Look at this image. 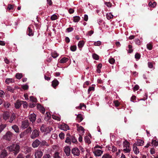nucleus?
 Instances as JSON below:
<instances>
[{"instance_id": "1", "label": "nucleus", "mask_w": 158, "mask_h": 158, "mask_svg": "<svg viewBox=\"0 0 158 158\" xmlns=\"http://www.w3.org/2000/svg\"><path fill=\"white\" fill-rule=\"evenodd\" d=\"M6 149L12 152L15 156H16L20 151V146L18 143L12 144L10 146L7 147Z\"/></svg>"}, {"instance_id": "2", "label": "nucleus", "mask_w": 158, "mask_h": 158, "mask_svg": "<svg viewBox=\"0 0 158 158\" xmlns=\"http://www.w3.org/2000/svg\"><path fill=\"white\" fill-rule=\"evenodd\" d=\"M12 135L13 134L10 131H8L3 136V138L7 141H10L11 139Z\"/></svg>"}, {"instance_id": "3", "label": "nucleus", "mask_w": 158, "mask_h": 158, "mask_svg": "<svg viewBox=\"0 0 158 158\" xmlns=\"http://www.w3.org/2000/svg\"><path fill=\"white\" fill-rule=\"evenodd\" d=\"M39 131L37 129H35L32 132L30 137L32 139H34L38 136L39 135Z\"/></svg>"}, {"instance_id": "4", "label": "nucleus", "mask_w": 158, "mask_h": 158, "mask_svg": "<svg viewBox=\"0 0 158 158\" xmlns=\"http://www.w3.org/2000/svg\"><path fill=\"white\" fill-rule=\"evenodd\" d=\"M80 150L77 147L73 148L71 151L72 153L74 156H78L80 154Z\"/></svg>"}, {"instance_id": "5", "label": "nucleus", "mask_w": 158, "mask_h": 158, "mask_svg": "<svg viewBox=\"0 0 158 158\" xmlns=\"http://www.w3.org/2000/svg\"><path fill=\"white\" fill-rule=\"evenodd\" d=\"M29 125V121L27 120H26L22 122L21 128L23 129L27 128Z\"/></svg>"}, {"instance_id": "6", "label": "nucleus", "mask_w": 158, "mask_h": 158, "mask_svg": "<svg viewBox=\"0 0 158 158\" xmlns=\"http://www.w3.org/2000/svg\"><path fill=\"white\" fill-rule=\"evenodd\" d=\"M8 156V153L6 150L3 149L0 153V158H5Z\"/></svg>"}, {"instance_id": "7", "label": "nucleus", "mask_w": 158, "mask_h": 158, "mask_svg": "<svg viewBox=\"0 0 158 158\" xmlns=\"http://www.w3.org/2000/svg\"><path fill=\"white\" fill-rule=\"evenodd\" d=\"M41 142L38 139H36L32 143V146L33 148H36L38 147L40 144Z\"/></svg>"}, {"instance_id": "8", "label": "nucleus", "mask_w": 158, "mask_h": 158, "mask_svg": "<svg viewBox=\"0 0 158 158\" xmlns=\"http://www.w3.org/2000/svg\"><path fill=\"white\" fill-rule=\"evenodd\" d=\"M43 155V152L41 151L37 150L35 154V158H41Z\"/></svg>"}, {"instance_id": "9", "label": "nucleus", "mask_w": 158, "mask_h": 158, "mask_svg": "<svg viewBox=\"0 0 158 158\" xmlns=\"http://www.w3.org/2000/svg\"><path fill=\"white\" fill-rule=\"evenodd\" d=\"M36 117V114L33 113V114H30L29 116V118L30 121L33 123L35 122Z\"/></svg>"}, {"instance_id": "10", "label": "nucleus", "mask_w": 158, "mask_h": 158, "mask_svg": "<svg viewBox=\"0 0 158 158\" xmlns=\"http://www.w3.org/2000/svg\"><path fill=\"white\" fill-rule=\"evenodd\" d=\"M23 101L17 100L15 103V108L17 109H19L22 104Z\"/></svg>"}, {"instance_id": "11", "label": "nucleus", "mask_w": 158, "mask_h": 158, "mask_svg": "<svg viewBox=\"0 0 158 158\" xmlns=\"http://www.w3.org/2000/svg\"><path fill=\"white\" fill-rule=\"evenodd\" d=\"M64 152L67 156L70 155V149L69 146H66L64 148Z\"/></svg>"}, {"instance_id": "12", "label": "nucleus", "mask_w": 158, "mask_h": 158, "mask_svg": "<svg viewBox=\"0 0 158 158\" xmlns=\"http://www.w3.org/2000/svg\"><path fill=\"white\" fill-rule=\"evenodd\" d=\"M60 129L64 131H67L68 130H69V128L68 125L63 123L60 125Z\"/></svg>"}, {"instance_id": "13", "label": "nucleus", "mask_w": 158, "mask_h": 158, "mask_svg": "<svg viewBox=\"0 0 158 158\" xmlns=\"http://www.w3.org/2000/svg\"><path fill=\"white\" fill-rule=\"evenodd\" d=\"M94 153L96 156H100L103 153V151L97 149L93 152Z\"/></svg>"}, {"instance_id": "14", "label": "nucleus", "mask_w": 158, "mask_h": 158, "mask_svg": "<svg viewBox=\"0 0 158 158\" xmlns=\"http://www.w3.org/2000/svg\"><path fill=\"white\" fill-rule=\"evenodd\" d=\"M59 82L56 79H54L52 82V85L54 88L59 85Z\"/></svg>"}, {"instance_id": "15", "label": "nucleus", "mask_w": 158, "mask_h": 158, "mask_svg": "<svg viewBox=\"0 0 158 158\" xmlns=\"http://www.w3.org/2000/svg\"><path fill=\"white\" fill-rule=\"evenodd\" d=\"M27 33L29 36H32L33 35V33L32 32V31L31 29V26H29L28 27L27 30Z\"/></svg>"}, {"instance_id": "16", "label": "nucleus", "mask_w": 158, "mask_h": 158, "mask_svg": "<svg viewBox=\"0 0 158 158\" xmlns=\"http://www.w3.org/2000/svg\"><path fill=\"white\" fill-rule=\"evenodd\" d=\"M133 150L135 154H136L139 152V149L137 148V145L135 143L133 145Z\"/></svg>"}, {"instance_id": "17", "label": "nucleus", "mask_w": 158, "mask_h": 158, "mask_svg": "<svg viewBox=\"0 0 158 158\" xmlns=\"http://www.w3.org/2000/svg\"><path fill=\"white\" fill-rule=\"evenodd\" d=\"M12 128L15 131V132L18 133L19 132V128L16 125H14L12 127Z\"/></svg>"}, {"instance_id": "18", "label": "nucleus", "mask_w": 158, "mask_h": 158, "mask_svg": "<svg viewBox=\"0 0 158 158\" xmlns=\"http://www.w3.org/2000/svg\"><path fill=\"white\" fill-rule=\"evenodd\" d=\"M10 115L8 113H4L3 115V118L5 120H7L9 118Z\"/></svg>"}, {"instance_id": "19", "label": "nucleus", "mask_w": 158, "mask_h": 158, "mask_svg": "<svg viewBox=\"0 0 158 158\" xmlns=\"http://www.w3.org/2000/svg\"><path fill=\"white\" fill-rule=\"evenodd\" d=\"M123 144L124 148H130V143L127 140H125Z\"/></svg>"}, {"instance_id": "20", "label": "nucleus", "mask_w": 158, "mask_h": 158, "mask_svg": "<svg viewBox=\"0 0 158 158\" xmlns=\"http://www.w3.org/2000/svg\"><path fill=\"white\" fill-rule=\"evenodd\" d=\"M68 58L64 57L60 60V62L61 63H64L68 61Z\"/></svg>"}, {"instance_id": "21", "label": "nucleus", "mask_w": 158, "mask_h": 158, "mask_svg": "<svg viewBox=\"0 0 158 158\" xmlns=\"http://www.w3.org/2000/svg\"><path fill=\"white\" fill-rule=\"evenodd\" d=\"M76 125L77 126V130L78 131H79L81 130L83 131V132H84V129L81 126H79V125L78 124H76Z\"/></svg>"}, {"instance_id": "22", "label": "nucleus", "mask_w": 158, "mask_h": 158, "mask_svg": "<svg viewBox=\"0 0 158 158\" xmlns=\"http://www.w3.org/2000/svg\"><path fill=\"white\" fill-rule=\"evenodd\" d=\"M77 118L79 122H81L83 119V118L82 117L81 114H79L77 115Z\"/></svg>"}, {"instance_id": "23", "label": "nucleus", "mask_w": 158, "mask_h": 158, "mask_svg": "<svg viewBox=\"0 0 158 158\" xmlns=\"http://www.w3.org/2000/svg\"><path fill=\"white\" fill-rule=\"evenodd\" d=\"M26 134L27 135L29 133H30L32 131V129L31 127H29L26 130L24 131Z\"/></svg>"}, {"instance_id": "24", "label": "nucleus", "mask_w": 158, "mask_h": 158, "mask_svg": "<svg viewBox=\"0 0 158 158\" xmlns=\"http://www.w3.org/2000/svg\"><path fill=\"white\" fill-rule=\"evenodd\" d=\"M73 18V21L75 23L78 22L80 21V18L79 16H74Z\"/></svg>"}, {"instance_id": "25", "label": "nucleus", "mask_w": 158, "mask_h": 158, "mask_svg": "<svg viewBox=\"0 0 158 158\" xmlns=\"http://www.w3.org/2000/svg\"><path fill=\"white\" fill-rule=\"evenodd\" d=\"M46 126L44 124H43L40 128V130L42 132H46Z\"/></svg>"}, {"instance_id": "26", "label": "nucleus", "mask_w": 158, "mask_h": 158, "mask_svg": "<svg viewBox=\"0 0 158 158\" xmlns=\"http://www.w3.org/2000/svg\"><path fill=\"white\" fill-rule=\"evenodd\" d=\"M14 82V80L12 78H7L5 80L6 83L7 84L10 82Z\"/></svg>"}, {"instance_id": "27", "label": "nucleus", "mask_w": 158, "mask_h": 158, "mask_svg": "<svg viewBox=\"0 0 158 158\" xmlns=\"http://www.w3.org/2000/svg\"><path fill=\"white\" fill-rule=\"evenodd\" d=\"M15 117H16L15 114L14 113H13L12 114L11 116V117L10 118L9 122L10 123H12L13 120H14L15 119Z\"/></svg>"}, {"instance_id": "28", "label": "nucleus", "mask_w": 158, "mask_h": 158, "mask_svg": "<svg viewBox=\"0 0 158 158\" xmlns=\"http://www.w3.org/2000/svg\"><path fill=\"white\" fill-rule=\"evenodd\" d=\"M84 44V42L83 41H80L78 44V46L79 48H82Z\"/></svg>"}, {"instance_id": "29", "label": "nucleus", "mask_w": 158, "mask_h": 158, "mask_svg": "<svg viewBox=\"0 0 158 158\" xmlns=\"http://www.w3.org/2000/svg\"><path fill=\"white\" fill-rule=\"evenodd\" d=\"M30 99L31 102H34L35 103H36L37 102V99L36 98L32 96L30 97Z\"/></svg>"}, {"instance_id": "30", "label": "nucleus", "mask_w": 158, "mask_h": 158, "mask_svg": "<svg viewBox=\"0 0 158 158\" xmlns=\"http://www.w3.org/2000/svg\"><path fill=\"white\" fill-rule=\"evenodd\" d=\"M106 16L107 19H110L113 18V15L111 14V13H110L106 14Z\"/></svg>"}, {"instance_id": "31", "label": "nucleus", "mask_w": 158, "mask_h": 158, "mask_svg": "<svg viewBox=\"0 0 158 158\" xmlns=\"http://www.w3.org/2000/svg\"><path fill=\"white\" fill-rule=\"evenodd\" d=\"M48 144L47 143L45 140H42L41 142V143L40 144V146H48Z\"/></svg>"}, {"instance_id": "32", "label": "nucleus", "mask_w": 158, "mask_h": 158, "mask_svg": "<svg viewBox=\"0 0 158 158\" xmlns=\"http://www.w3.org/2000/svg\"><path fill=\"white\" fill-rule=\"evenodd\" d=\"M156 5V2H150L149 3V6L151 7H154Z\"/></svg>"}, {"instance_id": "33", "label": "nucleus", "mask_w": 158, "mask_h": 158, "mask_svg": "<svg viewBox=\"0 0 158 158\" xmlns=\"http://www.w3.org/2000/svg\"><path fill=\"white\" fill-rule=\"evenodd\" d=\"M138 143L137 145L139 146H141L143 145L144 143V141L142 140L139 139L138 141Z\"/></svg>"}, {"instance_id": "34", "label": "nucleus", "mask_w": 158, "mask_h": 158, "mask_svg": "<svg viewBox=\"0 0 158 158\" xmlns=\"http://www.w3.org/2000/svg\"><path fill=\"white\" fill-rule=\"evenodd\" d=\"M102 158H112V156L109 154L106 153L103 155Z\"/></svg>"}, {"instance_id": "35", "label": "nucleus", "mask_w": 158, "mask_h": 158, "mask_svg": "<svg viewBox=\"0 0 158 158\" xmlns=\"http://www.w3.org/2000/svg\"><path fill=\"white\" fill-rule=\"evenodd\" d=\"M59 55L57 54L56 52H54L52 53V57L55 58L57 57Z\"/></svg>"}, {"instance_id": "36", "label": "nucleus", "mask_w": 158, "mask_h": 158, "mask_svg": "<svg viewBox=\"0 0 158 158\" xmlns=\"http://www.w3.org/2000/svg\"><path fill=\"white\" fill-rule=\"evenodd\" d=\"M60 153L58 152H56L55 153L54 156V158H61L59 156Z\"/></svg>"}, {"instance_id": "37", "label": "nucleus", "mask_w": 158, "mask_h": 158, "mask_svg": "<svg viewBox=\"0 0 158 158\" xmlns=\"http://www.w3.org/2000/svg\"><path fill=\"white\" fill-rule=\"evenodd\" d=\"M93 57L95 60H98L99 59V56L96 53L93 54Z\"/></svg>"}, {"instance_id": "38", "label": "nucleus", "mask_w": 158, "mask_h": 158, "mask_svg": "<svg viewBox=\"0 0 158 158\" xmlns=\"http://www.w3.org/2000/svg\"><path fill=\"white\" fill-rule=\"evenodd\" d=\"M22 77V74L21 73H17L15 75L16 78L18 79H20Z\"/></svg>"}, {"instance_id": "39", "label": "nucleus", "mask_w": 158, "mask_h": 158, "mask_svg": "<svg viewBox=\"0 0 158 158\" xmlns=\"http://www.w3.org/2000/svg\"><path fill=\"white\" fill-rule=\"evenodd\" d=\"M6 127V124H2L0 125V132H1L2 130Z\"/></svg>"}, {"instance_id": "40", "label": "nucleus", "mask_w": 158, "mask_h": 158, "mask_svg": "<svg viewBox=\"0 0 158 158\" xmlns=\"http://www.w3.org/2000/svg\"><path fill=\"white\" fill-rule=\"evenodd\" d=\"M147 47L149 50H151L152 48V43H149L147 44Z\"/></svg>"}, {"instance_id": "41", "label": "nucleus", "mask_w": 158, "mask_h": 158, "mask_svg": "<svg viewBox=\"0 0 158 158\" xmlns=\"http://www.w3.org/2000/svg\"><path fill=\"white\" fill-rule=\"evenodd\" d=\"M46 116L45 117V119H47L48 120L51 118V114L50 113L48 112H47L46 113Z\"/></svg>"}, {"instance_id": "42", "label": "nucleus", "mask_w": 158, "mask_h": 158, "mask_svg": "<svg viewBox=\"0 0 158 158\" xmlns=\"http://www.w3.org/2000/svg\"><path fill=\"white\" fill-rule=\"evenodd\" d=\"M123 149V151L125 153H129L131 151V149L129 148H125Z\"/></svg>"}, {"instance_id": "43", "label": "nucleus", "mask_w": 158, "mask_h": 158, "mask_svg": "<svg viewBox=\"0 0 158 158\" xmlns=\"http://www.w3.org/2000/svg\"><path fill=\"white\" fill-rule=\"evenodd\" d=\"M7 89L8 91L13 93L14 92V89L10 86H8L7 87Z\"/></svg>"}, {"instance_id": "44", "label": "nucleus", "mask_w": 158, "mask_h": 158, "mask_svg": "<svg viewBox=\"0 0 158 158\" xmlns=\"http://www.w3.org/2000/svg\"><path fill=\"white\" fill-rule=\"evenodd\" d=\"M52 156L49 154H45L44 155L42 158H51Z\"/></svg>"}, {"instance_id": "45", "label": "nucleus", "mask_w": 158, "mask_h": 158, "mask_svg": "<svg viewBox=\"0 0 158 158\" xmlns=\"http://www.w3.org/2000/svg\"><path fill=\"white\" fill-rule=\"evenodd\" d=\"M14 8V6L11 4H8L7 7V9L9 10H13Z\"/></svg>"}, {"instance_id": "46", "label": "nucleus", "mask_w": 158, "mask_h": 158, "mask_svg": "<svg viewBox=\"0 0 158 158\" xmlns=\"http://www.w3.org/2000/svg\"><path fill=\"white\" fill-rule=\"evenodd\" d=\"M85 142L89 144L90 143V141L89 138L87 136H85Z\"/></svg>"}, {"instance_id": "47", "label": "nucleus", "mask_w": 158, "mask_h": 158, "mask_svg": "<svg viewBox=\"0 0 158 158\" xmlns=\"http://www.w3.org/2000/svg\"><path fill=\"white\" fill-rule=\"evenodd\" d=\"M57 19V17L55 14L53 15L51 17V19L52 20H54Z\"/></svg>"}, {"instance_id": "48", "label": "nucleus", "mask_w": 158, "mask_h": 158, "mask_svg": "<svg viewBox=\"0 0 158 158\" xmlns=\"http://www.w3.org/2000/svg\"><path fill=\"white\" fill-rule=\"evenodd\" d=\"M77 47L76 45H73L70 47V50L71 51L74 52L76 50Z\"/></svg>"}, {"instance_id": "49", "label": "nucleus", "mask_w": 158, "mask_h": 158, "mask_svg": "<svg viewBox=\"0 0 158 158\" xmlns=\"http://www.w3.org/2000/svg\"><path fill=\"white\" fill-rule=\"evenodd\" d=\"M71 140H72V142L74 143H76V142H77V140L75 138V137L73 136H72L71 137Z\"/></svg>"}, {"instance_id": "50", "label": "nucleus", "mask_w": 158, "mask_h": 158, "mask_svg": "<svg viewBox=\"0 0 158 158\" xmlns=\"http://www.w3.org/2000/svg\"><path fill=\"white\" fill-rule=\"evenodd\" d=\"M71 136H67L66 139L65 140V142L66 143H69L70 142L71 140Z\"/></svg>"}, {"instance_id": "51", "label": "nucleus", "mask_w": 158, "mask_h": 158, "mask_svg": "<svg viewBox=\"0 0 158 158\" xmlns=\"http://www.w3.org/2000/svg\"><path fill=\"white\" fill-rule=\"evenodd\" d=\"M35 106V103L34 102H30L29 105V107L31 108H33Z\"/></svg>"}, {"instance_id": "52", "label": "nucleus", "mask_w": 158, "mask_h": 158, "mask_svg": "<svg viewBox=\"0 0 158 158\" xmlns=\"http://www.w3.org/2000/svg\"><path fill=\"white\" fill-rule=\"evenodd\" d=\"M16 158H24V155L22 153H19L17 156Z\"/></svg>"}, {"instance_id": "53", "label": "nucleus", "mask_w": 158, "mask_h": 158, "mask_svg": "<svg viewBox=\"0 0 158 158\" xmlns=\"http://www.w3.org/2000/svg\"><path fill=\"white\" fill-rule=\"evenodd\" d=\"M109 62L110 64H113L115 62V60L113 58H111L109 60Z\"/></svg>"}, {"instance_id": "54", "label": "nucleus", "mask_w": 158, "mask_h": 158, "mask_svg": "<svg viewBox=\"0 0 158 158\" xmlns=\"http://www.w3.org/2000/svg\"><path fill=\"white\" fill-rule=\"evenodd\" d=\"M140 54L136 53L135 55V58L137 59H139L140 58Z\"/></svg>"}, {"instance_id": "55", "label": "nucleus", "mask_w": 158, "mask_h": 158, "mask_svg": "<svg viewBox=\"0 0 158 158\" xmlns=\"http://www.w3.org/2000/svg\"><path fill=\"white\" fill-rule=\"evenodd\" d=\"M94 88L93 86L90 87L88 90V94L90 93V92L92 91H94Z\"/></svg>"}, {"instance_id": "56", "label": "nucleus", "mask_w": 158, "mask_h": 158, "mask_svg": "<svg viewBox=\"0 0 158 158\" xmlns=\"http://www.w3.org/2000/svg\"><path fill=\"white\" fill-rule=\"evenodd\" d=\"M152 143L155 146H157L158 145V141L155 140H152Z\"/></svg>"}, {"instance_id": "57", "label": "nucleus", "mask_w": 158, "mask_h": 158, "mask_svg": "<svg viewBox=\"0 0 158 158\" xmlns=\"http://www.w3.org/2000/svg\"><path fill=\"white\" fill-rule=\"evenodd\" d=\"M64 133L61 132L60 133L59 135V136L60 139H63L64 138Z\"/></svg>"}, {"instance_id": "58", "label": "nucleus", "mask_w": 158, "mask_h": 158, "mask_svg": "<svg viewBox=\"0 0 158 158\" xmlns=\"http://www.w3.org/2000/svg\"><path fill=\"white\" fill-rule=\"evenodd\" d=\"M101 42L100 41H98L97 42H95L94 43V45L95 46H100L101 45Z\"/></svg>"}, {"instance_id": "59", "label": "nucleus", "mask_w": 158, "mask_h": 158, "mask_svg": "<svg viewBox=\"0 0 158 158\" xmlns=\"http://www.w3.org/2000/svg\"><path fill=\"white\" fill-rule=\"evenodd\" d=\"M105 4L109 7H111L112 6V4L110 2H105Z\"/></svg>"}, {"instance_id": "60", "label": "nucleus", "mask_w": 158, "mask_h": 158, "mask_svg": "<svg viewBox=\"0 0 158 158\" xmlns=\"http://www.w3.org/2000/svg\"><path fill=\"white\" fill-rule=\"evenodd\" d=\"M114 103L116 107H118L119 105V103L118 100L114 101Z\"/></svg>"}, {"instance_id": "61", "label": "nucleus", "mask_w": 158, "mask_h": 158, "mask_svg": "<svg viewBox=\"0 0 158 158\" xmlns=\"http://www.w3.org/2000/svg\"><path fill=\"white\" fill-rule=\"evenodd\" d=\"M23 106L24 108H27V104L26 102L23 101Z\"/></svg>"}, {"instance_id": "62", "label": "nucleus", "mask_w": 158, "mask_h": 158, "mask_svg": "<svg viewBox=\"0 0 158 158\" xmlns=\"http://www.w3.org/2000/svg\"><path fill=\"white\" fill-rule=\"evenodd\" d=\"M27 134L24 131L23 132H21V133L20 135V137L21 138H23L24 136L27 135Z\"/></svg>"}, {"instance_id": "63", "label": "nucleus", "mask_w": 158, "mask_h": 158, "mask_svg": "<svg viewBox=\"0 0 158 158\" xmlns=\"http://www.w3.org/2000/svg\"><path fill=\"white\" fill-rule=\"evenodd\" d=\"M117 150V149L116 147L114 146H113L112 147V151L113 152H116Z\"/></svg>"}, {"instance_id": "64", "label": "nucleus", "mask_w": 158, "mask_h": 158, "mask_svg": "<svg viewBox=\"0 0 158 158\" xmlns=\"http://www.w3.org/2000/svg\"><path fill=\"white\" fill-rule=\"evenodd\" d=\"M28 86L27 85H25L22 86V88L24 90H27L28 89Z\"/></svg>"}]
</instances>
